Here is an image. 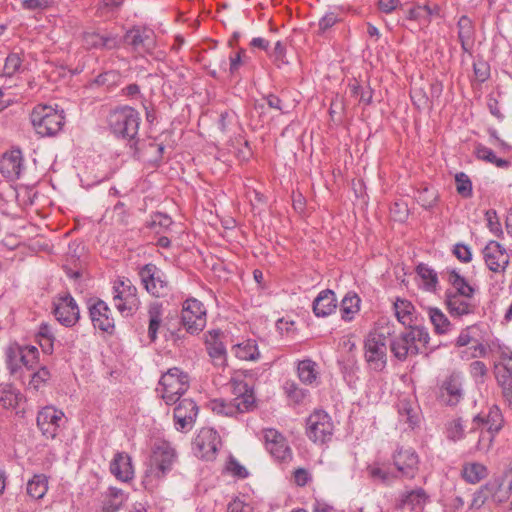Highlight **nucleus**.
Instances as JSON below:
<instances>
[{"label": "nucleus", "mask_w": 512, "mask_h": 512, "mask_svg": "<svg viewBox=\"0 0 512 512\" xmlns=\"http://www.w3.org/2000/svg\"><path fill=\"white\" fill-rule=\"evenodd\" d=\"M469 371L471 376L477 383H484V378L487 375L488 369L484 362L482 361H473L469 365Z\"/></svg>", "instance_id": "53"}, {"label": "nucleus", "mask_w": 512, "mask_h": 512, "mask_svg": "<svg viewBox=\"0 0 512 512\" xmlns=\"http://www.w3.org/2000/svg\"><path fill=\"white\" fill-rule=\"evenodd\" d=\"M440 346L441 344L430 345L429 332L423 325L406 327L405 331L393 337L389 342L391 353L401 362H404L409 356L419 354L428 358Z\"/></svg>", "instance_id": "1"}, {"label": "nucleus", "mask_w": 512, "mask_h": 512, "mask_svg": "<svg viewBox=\"0 0 512 512\" xmlns=\"http://www.w3.org/2000/svg\"><path fill=\"white\" fill-rule=\"evenodd\" d=\"M315 367L316 363L310 359L299 361L297 372L300 381L308 385L313 384L316 381L318 375Z\"/></svg>", "instance_id": "46"}, {"label": "nucleus", "mask_w": 512, "mask_h": 512, "mask_svg": "<svg viewBox=\"0 0 512 512\" xmlns=\"http://www.w3.org/2000/svg\"><path fill=\"white\" fill-rule=\"evenodd\" d=\"M162 305L159 303H152L148 308V317H149V325H148V337L151 342H155L157 339V334L160 329L162 323Z\"/></svg>", "instance_id": "39"}, {"label": "nucleus", "mask_w": 512, "mask_h": 512, "mask_svg": "<svg viewBox=\"0 0 512 512\" xmlns=\"http://www.w3.org/2000/svg\"><path fill=\"white\" fill-rule=\"evenodd\" d=\"M463 398V389L460 377L449 375L439 388L438 399L447 406H456Z\"/></svg>", "instance_id": "24"}, {"label": "nucleus", "mask_w": 512, "mask_h": 512, "mask_svg": "<svg viewBox=\"0 0 512 512\" xmlns=\"http://www.w3.org/2000/svg\"><path fill=\"white\" fill-rule=\"evenodd\" d=\"M444 296L446 308L452 317H462L475 312V305L469 302L470 299L452 294L450 290H446Z\"/></svg>", "instance_id": "30"}, {"label": "nucleus", "mask_w": 512, "mask_h": 512, "mask_svg": "<svg viewBox=\"0 0 512 512\" xmlns=\"http://www.w3.org/2000/svg\"><path fill=\"white\" fill-rule=\"evenodd\" d=\"M176 459V450L170 442L164 439L156 440L152 449L151 464L142 482L144 487L150 489L154 486L153 480L165 478L172 470Z\"/></svg>", "instance_id": "4"}, {"label": "nucleus", "mask_w": 512, "mask_h": 512, "mask_svg": "<svg viewBox=\"0 0 512 512\" xmlns=\"http://www.w3.org/2000/svg\"><path fill=\"white\" fill-rule=\"evenodd\" d=\"M23 62L24 52L22 50L10 52L5 59V64L3 67L4 75L12 77L17 73L23 72L25 70Z\"/></svg>", "instance_id": "42"}, {"label": "nucleus", "mask_w": 512, "mask_h": 512, "mask_svg": "<svg viewBox=\"0 0 512 512\" xmlns=\"http://www.w3.org/2000/svg\"><path fill=\"white\" fill-rule=\"evenodd\" d=\"M411 100L413 105L418 109H425L429 107V97L422 89H416L411 92Z\"/></svg>", "instance_id": "61"}, {"label": "nucleus", "mask_w": 512, "mask_h": 512, "mask_svg": "<svg viewBox=\"0 0 512 512\" xmlns=\"http://www.w3.org/2000/svg\"><path fill=\"white\" fill-rule=\"evenodd\" d=\"M456 191L463 198L472 197V182L467 174L459 172L455 175Z\"/></svg>", "instance_id": "51"}, {"label": "nucleus", "mask_w": 512, "mask_h": 512, "mask_svg": "<svg viewBox=\"0 0 512 512\" xmlns=\"http://www.w3.org/2000/svg\"><path fill=\"white\" fill-rule=\"evenodd\" d=\"M24 399L23 394L12 383H0V406L15 409Z\"/></svg>", "instance_id": "35"}, {"label": "nucleus", "mask_w": 512, "mask_h": 512, "mask_svg": "<svg viewBox=\"0 0 512 512\" xmlns=\"http://www.w3.org/2000/svg\"><path fill=\"white\" fill-rule=\"evenodd\" d=\"M123 41L130 46L133 51L148 52L154 46L153 31L135 26L125 33Z\"/></svg>", "instance_id": "25"}, {"label": "nucleus", "mask_w": 512, "mask_h": 512, "mask_svg": "<svg viewBox=\"0 0 512 512\" xmlns=\"http://www.w3.org/2000/svg\"><path fill=\"white\" fill-rule=\"evenodd\" d=\"M226 474L235 479L244 480L249 477L248 469L242 465L232 454L226 456Z\"/></svg>", "instance_id": "48"}, {"label": "nucleus", "mask_w": 512, "mask_h": 512, "mask_svg": "<svg viewBox=\"0 0 512 512\" xmlns=\"http://www.w3.org/2000/svg\"><path fill=\"white\" fill-rule=\"evenodd\" d=\"M394 309L398 321L405 327L422 325L416 315L415 307L410 301L397 298L394 303Z\"/></svg>", "instance_id": "32"}, {"label": "nucleus", "mask_w": 512, "mask_h": 512, "mask_svg": "<svg viewBox=\"0 0 512 512\" xmlns=\"http://www.w3.org/2000/svg\"><path fill=\"white\" fill-rule=\"evenodd\" d=\"M494 376L501 395L509 407L512 408V351L509 349L500 352L499 360L494 364Z\"/></svg>", "instance_id": "17"}, {"label": "nucleus", "mask_w": 512, "mask_h": 512, "mask_svg": "<svg viewBox=\"0 0 512 512\" xmlns=\"http://www.w3.org/2000/svg\"><path fill=\"white\" fill-rule=\"evenodd\" d=\"M172 224L173 220L170 216L161 212H157L152 215L149 227L151 229H156L159 227L160 229L167 230Z\"/></svg>", "instance_id": "54"}, {"label": "nucleus", "mask_w": 512, "mask_h": 512, "mask_svg": "<svg viewBox=\"0 0 512 512\" xmlns=\"http://www.w3.org/2000/svg\"><path fill=\"white\" fill-rule=\"evenodd\" d=\"M476 329V326H467L466 328L462 329L459 336L457 337L455 341L456 347H464L469 345L472 342H476L477 340L473 336V331Z\"/></svg>", "instance_id": "58"}, {"label": "nucleus", "mask_w": 512, "mask_h": 512, "mask_svg": "<svg viewBox=\"0 0 512 512\" xmlns=\"http://www.w3.org/2000/svg\"><path fill=\"white\" fill-rule=\"evenodd\" d=\"M113 301L116 309L124 317L132 316L139 308L137 288L128 278L118 279L113 284Z\"/></svg>", "instance_id": "9"}, {"label": "nucleus", "mask_w": 512, "mask_h": 512, "mask_svg": "<svg viewBox=\"0 0 512 512\" xmlns=\"http://www.w3.org/2000/svg\"><path fill=\"white\" fill-rule=\"evenodd\" d=\"M473 70L476 78L480 82H485L490 77V66L484 60L474 62Z\"/></svg>", "instance_id": "63"}, {"label": "nucleus", "mask_w": 512, "mask_h": 512, "mask_svg": "<svg viewBox=\"0 0 512 512\" xmlns=\"http://www.w3.org/2000/svg\"><path fill=\"white\" fill-rule=\"evenodd\" d=\"M337 298L331 289L322 290L314 299L312 304L313 313L316 317H327L335 312Z\"/></svg>", "instance_id": "29"}, {"label": "nucleus", "mask_w": 512, "mask_h": 512, "mask_svg": "<svg viewBox=\"0 0 512 512\" xmlns=\"http://www.w3.org/2000/svg\"><path fill=\"white\" fill-rule=\"evenodd\" d=\"M333 430L331 417L324 410H315L306 420V435L314 443L330 441Z\"/></svg>", "instance_id": "13"}, {"label": "nucleus", "mask_w": 512, "mask_h": 512, "mask_svg": "<svg viewBox=\"0 0 512 512\" xmlns=\"http://www.w3.org/2000/svg\"><path fill=\"white\" fill-rule=\"evenodd\" d=\"M504 422L502 411L497 405L489 407L487 413L482 412L475 415L469 433L472 434L479 429L481 430L474 450L487 452L491 448L495 436L503 428Z\"/></svg>", "instance_id": "2"}, {"label": "nucleus", "mask_w": 512, "mask_h": 512, "mask_svg": "<svg viewBox=\"0 0 512 512\" xmlns=\"http://www.w3.org/2000/svg\"><path fill=\"white\" fill-rule=\"evenodd\" d=\"M161 397L167 405L176 404L190 387L189 376L178 367L168 369L159 380Z\"/></svg>", "instance_id": "7"}, {"label": "nucleus", "mask_w": 512, "mask_h": 512, "mask_svg": "<svg viewBox=\"0 0 512 512\" xmlns=\"http://www.w3.org/2000/svg\"><path fill=\"white\" fill-rule=\"evenodd\" d=\"M181 324L190 334H198L206 326V309L196 298L184 301L181 310Z\"/></svg>", "instance_id": "16"}, {"label": "nucleus", "mask_w": 512, "mask_h": 512, "mask_svg": "<svg viewBox=\"0 0 512 512\" xmlns=\"http://www.w3.org/2000/svg\"><path fill=\"white\" fill-rule=\"evenodd\" d=\"M428 316L434 327V332L436 334H447L449 331L452 330V323L440 309L436 307H429Z\"/></svg>", "instance_id": "38"}, {"label": "nucleus", "mask_w": 512, "mask_h": 512, "mask_svg": "<svg viewBox=\"0 0 512 512\" xmlns=\"http://www.w3.org/2000/svg\"><path fill=\"white\" fill-rule=\"evenodd\" d=\"M461 474L467 483L476 484L488 476V469L478 462L467 463L463 465Z\"/></svg>", "instance_id": "37"}, {"label": "nucleus", "mask_w": 512, "mask_h": 512, "mask_svg": "<svg viewBox=\"0 0 512 512\" xmlns=\"http://www.w3.org/2000/svg\"><path fill=\"white\" fill-rule=\"evenodd\" d=\"M199 407L190 398L179 399L173 411L174 427L177 431L187 433L195 425Z\"/></svg>", "instance_id": "19"}, {"label": "nucleus", "mask_w": 512, "mask_h": 512, "mask_svg": "<svg viewBox=\"0 0 512 512\" xmlns=\"http://www.w3.org/2000/svg\"><path fill=\"white\" fill-rule=\"evenodd\" d=\"M364 349L370 368L383 371L387 365V337L378 331L370 332L364 341Z\"/></svg>", "instance_id": "11"}, {"label": "nucleus", "mask_w": 512, "mask_h": 512, "mask_svg": "<svg viewBox=\"0 0 512 512\" xmlns=\"http://www.w3.org/2000/svg\"><path fill=\"white\" fill-rule=\"evenodd\" d=\"M360 298L357 294H346L340 303L341 318L344 321H351L359 311Z\"/></svg>", "instance_id": "44"}, {"label": "nucleus", "mask_w": 512, "mask_h": 512, "mask_svg": "<svg viewBox=\"0 0 512 512\" xmlns=\"http://www.w3.org/2000/svg\"><path fill=\"white\" fill-rule=\"evenodd\" d=\"M453 254L459 261L463 263H469L472 260V253L470 248L462 243H457L454 245Z\"/></svg>", "instance_id": "64"}, {"label": "nucleus", "mask_w": 512, "mask_h": 512, "mask_svg": "<svg viewBox=\"0 0 512 512\" xmlns=\"http://www.w3.org/2000/svg\"><path fill=\"white\" fill-rule=\"evenodd\" d=\"M263 438L266 449L275 459L286 461L291 457V449L285 437L276 429L269 428L263 430Z\"/></svg>", "instance_id": "23"}, {"label": "nucleus", "mask_w": 512, "mask_h": 512, "mask_svg": "<svg viewBox=\"0 0 512 512\" xmlns=\"http://www.w3.org/2000/svg\"><path fill=\"white\" fill-rule=\"evenodd\" d=\"M505 479H494L489 481L488 484L492 485V489H489L492 500L497 504H503L510 498V493L504 488Z\"/></svg>", "instance_id": "49"}, {"label": "nucleus", "mask_w": 512, "mask_h": 512, "mask_svg": "<svg viewBox=\"0 0 512 512\" xmlns=\"http://www.w3.org/2000/svg\"><path fill=\"white\" fill-rule=\"evenodd\" d=\"M401 477L413 479L418 471L419 457L412 448L399 447L392 456Z\"/></svg>", "instance_id": "20"}, {"label": "nucleus", "mask_w": 512, "mask_h": 512, "mask_svg": "<svg viewBox=\"0 0 512 512\" xmlns=\"http://www.w3.org/2000/svg\"><path fill=\"white\" fill-rule=\"evenodd\" d=\"M27 494L35 499H42L48 491V478L44 474H35L27 483Z\"/></svg>", "instance_id": "41"}, {"label": "nucleus", "mask_w": 512, "mask_h": 512, "mask_svg": "<svg viewBox=\"0 0 512 512\" xmlns=\"http://www.w3.org/2000/svg\"><path fill=\"white\" fill-rule=\"evenodd\" d=\"M30 120L35 132L41 137L57 135L65 124L64 111L45 104L33 108Z\"/></svg>", "instance_id": "5"}, {"label": "nucleus", "mask_w": 512, "mask_h": 512, "mask_svg": "<svg viewBox=\"0 0 512 512\" xmlns=\"http://www.w3.org/2000/svg\"><path fill=\"white\" fill-rule=\"evenodd\" d=\"M24 169V158L19 148H12L0 157V173L8 180L14 181L20 178Z\"/></svg>", "instance_id": "21"}, {"label": "nucleus", "mask_w": 512, "mask_h": 512, "mask_svg": "<svg viewBox=\"0 0 512 512\" xmlns=\"http://www.w3.org/2000/svg\"><path fill=\"white\" fill-rule=\"evenodd\" d=\"M428 496L423 488H418L407 492L401 502L402 506H408L411 510L422 508Z\"/></svg>", "instance_id": "47"}, {"label": "nucleus", "mask_w": 512, "mask_h": 512, "mask_svg": "<svg viewBox=\"0 0 512 512\" xmlns=\"http://www.w3.org/2000/svg\"><path fill=\"white\" fill-rule=\"evenodd\" d=\"M121 81V74L117 70H107L95 78L89 80L86 84L88 89L100 88L103 87L107 91L113 90L115 87L119 85Z\"/></svg>", "instance_id": "34"}, {"label": "nucleus", "mask_w": 512, "mask_h": 512, "mask_svg": "<svg viewBox=\"0 0 512 512\" xmlns=\"http://www.w3.org/2000/svg\"><path fill=\"white\" fill-rule=\"evenodd\" d=\"M474 153L477 159L491 163L498 168L508 169L511 166V162L509 160L498 158L492 149L484 146L483 144L478 143L475 146Z\"/></svg>", "instance_id": "40"}, {"label": "nucleus", "mask_w": 512, "mask_h": 512, "mask_svg": "<svg viewBox=\"0 0 512 512\" xmlns=\"http://www.w3.org/2000/svg\"><path fill=\"white\" fill-rule=\"evenodd\" d=\"M65 422L64 412L53 405L42 407L36 417L37 427L47 440H54Z\"/></svg>", "instance_id": "15"}, {"label": "nucleus", "mask_w": 512, "mask_h": 512, "mask_svg": "<svg viewBox=\"0 0 512 512\" xmlns=\"http://www.w3.org/2000/svg\"><path fill=\"white\" fill-rule=\"evenodd\" d=\"M447 435L448 438L454 442L459 441L465 437L464 425L461 418L454 420L450 424L447 430Z\"/></svg>", "instance_id": "56"}, {"label": "nucleus", "mask_w": 512, "mask_h": 512, "mask_svg": "<svg viewBox=\"0 0 512 512\" xmlns=\"http://www.w3.org/2000/svg\"><path fill=\"white\" fill-rule=\"evenodd\" d=\"M127 499L128 495L122 489L108 487L103 494L102 512H118Z\"/></svg>", "instance_id": "33"}, {"label": "nucleus", "mask_w": 512, "mask_h": 512, "mask_svg": "<svg viewBox=\"0 0 512 512\" xmlns=\"http://www.w3.org/2000/svg\"><path fill=\"white\" fill-rule=\"evenodd\" d=\"M109 470L115 478L128 483L134 478V469L131 457L124 452H117L110 462Z\"/></svg>", "instance_id": "27"}, {"label": "nucleus", "mask_w": 512, "mask_h": 512, "mask_svg": "<svg viewBox=\"0 0 512 512\" xmlns=\"http://www.w3.org/2000/svg\"><path fill=\"white\" fill-rule=\"evenodd\" d=\"M485 218L487 221V227L496 236L503 234L501 223L497 216V212L494 209H489L485 212Z\"/></svg>", "instance_id": "55"}, {"label": "nucleus", "mask_w": 512, "mask_h": 512, "mask_svg": "<svg viewBox=\"0 0 512 512\" xmlns=\"http://www.w3.org/2000/svg\"><path fill=\"white\" fill-rule=\"evenodd\" d=\"M489 489H492V485L487 482L473 494V499L470 504L471 509H480L485 504L487 499L490 497Z\"/></svg>", "instance_id": "52"}, {"label": "nucleus", "mask_w": 512, "mask_h": 512, "mask_svg": "<svg viewBox=\"0 0 512 512\" xmlns=\"http://www.w3.org/2000/svg\"><path fill=\"white\" fill-rule=\"evenodd\" d=\"M134 147L140 157L146 158L151 163L158 164L163 159L165 146L155 140L143 142L141 147H137V145Z\"/></svg>", "instance_id": "36"}, {"label": "nucleus", "mask_w": 512, "mask_h": 512, "mask_svg": "<svg viewBox=\"0 0 512 512\" xmlns=\"http://www.w3.org/2000/svg\"><path fill=\"white\" fill-rule=\"evenodd\" d=\"M224 335L220 329H212L205 334V346L215 366L224 367Z\"/></svg>", "instance_id": "26"}, {"label": "nucleus", "mask_w": 512, "mask_h": 512, "mask_svg": "<svg viewBox=\"0 0 512 512\" xmlns=\"http://www.w3.org/2000/svg\"><path fill=\"white\" fill-rule=\"evenodd\" d=\"M442 275H446L447 282L452 288H449L452 294L463 296L466 299H472L474 297L476 289L468 283L465 277L461 276L456 269L447 268Z\"/></svg>", "instance_id": "28"}, {"label": "nucleus", "mask_w": 512, "mask_h": 512, "mask_svg": "<svg viewBox=\"0 0 512 512\" xmlns=\"http://www.w3.org/2000/svg\"><path fill=\"white\" fill-rule=\"evenodd\" d=\"M113 219L119 224H127L129 211L126 204L118 201L113 207Z\"/></svg>", "instance_id": "62"}, {"label": "nucleus", "mask_w": 512, "mask_h": 512, "mask_svg": "<svg viewBox=\"0 0 512 512\" xmlns=\"http://www.w3.org/2000/svg\"><path fill=\"white\" fill-rule=\"evenodd\" d=\"M368 470L371 478L378 479L383 484H388L398 477V475L379 467H370Z\"/></svg>", "instance_id": "60"}, {"label": "nucleus", "mask_w": 512, "mask_h": 512, "mask_svg": "<svg viewBox=\"0 0 512 512\" xmlns=\"http://www.w3.org/2000/svg\"><path fill=\"white\" fill-rule=\"evenodd\" d=\"M415 271L417 275L423 280L424 287L428 291H435L438 285V275L437 272L429 267L425 263H419Z\"/></svg>", "instance_id": "45"}, {"label": "nucleus", "mask_w": 512, "mask_h": 512, "mask_svg": "<svg viewBox=\"0 0 512 512\" xmlns=\"http://www.w3.org/2000/svg\"><path fill=\"white\" fill-rule=\"evenodd\" d=\"M138 275L146 291L155 297H165L170 291V284L165 273L153 263L139 269Z\"/></svg>", "instance_id": "12"}, {"label": "nucleus", "mask_w": 512, "mask_h": 512, "mask_svg": "<svg viewBox=\"0 0 512 512\" xmlns=\"http://www.w3.org/2000/svg\"><path fill=\"white\" fill-rule=\"evenodd\" d=\"M229 384L231 385V392L234 398L229 403H226V416H234L237 413L253 410L255 407L254 391L245 382L244 377L241 375L231 377Z\"/></svg>", "instance_id": "8"}, {"label": "nucleus", "mask_w": 512, "mask_h": 512, "mask_svg": "<svg viewBox=\"0 0 512 512\" xmlns=\"http://www.w3.org/2000/svg\"><path fill=\"white\" fill-rule=\"evenodd\" d=\"M485 263L493 272H503L509 265L510 258L505 248L497 241L491 240L483 249Z\"/></svg>", "instance_id": "22"}, {"label": "nucleus", "mask_w": 512, "mask_h": 512, "mask_svg": "<svg viewBox=\"0 0 512 512\" xmlns=\"http://www.w3.org/2000/svg\"><path fill=\"white\" fill-rule=\"evenodd\" d=\"M457 28L458 40L463 52L471 54L475 42V27L472 20L468 16L462 15L457 22Z\"/></svg>", "instance_id": "31"}, {"label": "nucleus", "mask_w": 512, "mask_h": 512, "mask_svg": "<svg viewBox=\"0 0 512 512\" xmlns=\"http://www.w3.org/2000/svg\"><path fill=\"white\" fill-rule=\"evenodd\" d=\"M284 389L287 396L293 399L296 403L301 402L306 396L305 391L299 388L294 381H286L284 384Z\"/></svg>", "instance_id": "57"}, {"label": "nucleus", "mask_w": 512, "mask_h": 512, "mask_svg": "<svg viewBox=\"0 0 512 512\" xmlns=\"http://www.w3.org/2000/svg\"><path fill=\"white\" fill-rule=\"evenodd\" d=\"M51 379V373L46 366H41L35 370L29 381V388L38 391L40 388L46 386Z\"/></svg>", "instance_id": "50"}, {"label": "nucleus", "mask_w": 512, "mask_h": 512, "mask_svg": "<svg viewBox=\"0 0 512 512\" xmlns=\"http://www.w3.org/2000/svg\"><path fill=\"white\" fill-rule=\"evenodd\" d=\"M52 311L56 320L65 327H73L80 319L78 304L69 292L59 293L53 298Z\"/></svg>", "instance_id": "14"}, {"label": "nucleus", "mask_w": 512, "mask_h": 512, "mask_svg": "<svg viewBox=\"0 0 512 512\" xmlns=\"http://www.w3.org/2000/svg\"><path fill=\"white\" fill-rule=\"evenodd\" d=\"M222 447V438L212 427H202L192 441L194 455L205 461L216 459Z\"/></svg>", "instance_id": "10"}, {"label": "nucleus", "mask_w": 512, "mask_h": 512, "mask_svg": "<svg viewBox=\"0 0 512 512\" xmlns=\"http://www.w3.org/2000/svg\"><path fill=\"white\" fill-rule=\"evenodd\" d=\"M54 0H21L22 9L28 11L44 10L52 6Z\"/></svg>", "instance_id": "59"}, {"label": "nucleus", "mask_w": 512, "mask_h": 512, "mask_svg": "<svg viewBox=\"0 0 512 512\" xmlns=\"http://www.w3.org/2000/svg\"><path fill=\"white\" fill-rule=\"evenodd\" d=\"M141 122L140 113L128 105L112 109L107 116V124L115 137L138 144L137 135Z\"/></svg>", "instance_id": "3"}, {"label": "nucleus", "mask_w": 512, "mask_h": 512, "mask_svg": "<svg viewBox=\"0 0 512 512\" xmlns=\"http://www.w3.org/2000/svg\"><path fill=\"white\" fill-rule=\"evenodd\" d=\"M39 362V350L33 345L10 343L5 349V363L9 373L15 377L22 376L23 368L35 370Z\"/></svg>", "instance_id": "6"}, {"label": "nucleus", "mask_w": 512, "mask_h": 512, "mask_svg": "<svg viewBox=\"0 0 512 512\" xmlns=\"http://www.w3.org/2000/svg\"><path fill=\"white\" fill-rule=\"evenodd\" d=\"M232 352L240 360H256L259 357L258 346L255 340H247L233 345Z\"/></svg>", "instance_id": "43"}, {"label": "nucleus", "mask_w": 512, "mask_h": 512, "mask_svg": "<svg viewBox=\"0 0 512 512\" xmlns=\"http://www.w3.org/2000/svg\"><path fill=\"white\" fill-rule=\"evenodd\" d=\"M87 305L93 327L112 335L115 332V321L108 304L100 298H90Z\"/></svg>", "instance_id": "18"}]
</instances>
